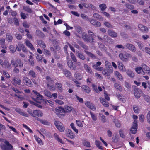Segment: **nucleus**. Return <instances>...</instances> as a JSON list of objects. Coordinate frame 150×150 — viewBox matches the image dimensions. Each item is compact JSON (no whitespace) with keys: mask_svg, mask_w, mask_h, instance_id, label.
Returning <instances> with one entry per match:
<instances>
[{"mask_svg":"<svg viewBox=\"0 0 150 150\" xmlns=\"http://www.w3.org/2000/svg\"><path fill=\"white\" fill-rule=\"evenodd\" d=\"M32 91L37 95V96L36 98L34 97H32L34 101H30V102L31 104H33L40 108H42V106L40 104H43L48 102L50 105H53L54 104L53 102L50 100H47L46 101L45 100L43 99V96L35 91L33 90Z\"/></svg>","mask_w":150,"mask_h":150,"instance_id":"f257e3e1","label":"nucleus"},{"mask_svg":"<svg viewBox=\"0 0 150 150\" xmlns=\"http://www.w3.org/2000/svg\"><path fill=\"white\" fill-rule=\"evenodd\" d=\"M72 110V108L67 105L64 106V108L61 107H57L53 110L59 117H62L64 116V114L66 112H71Z\"/></svg>","mask_w":150,"mask_h":150,"instance_id":"f03ea898","label":"nucleus"},{"mask_svg":"<svg viewBox=\"0 0 150 150\" xmlns=\"http://www.w3.org/2000/svg\"><path fill=\"white\" fill-rule=\"evenodd\" d=\"M46 79L47 80V86L49 89L51 91H54L56 89L62 91V85L61 84L56 83L55 84V87H54L52 84H53L54 82L49 77L47 76Z\"/></svg>","mask_w":150,"mask_h":150,"instance_id":"7ed1b4c3","label":"nucleus"},{"mask_svg":"<svg viewBox=\"0 0 150 150\" xmlns=\"http://www.w3.org/2000/svg\"><path fill=\"white\" fill-rule=\"evenodd\" d=\"M4 144L0 145L1 148L2 150H12L13 149V146L8 141L5 140Z\"/></svg>","mask_w":150,"mask_h":150,"instance_id":"20e7f679","label":"nucleus"},{"mask_svg":"<svg viewBox=\"0 0 150 150\" xmlns=\"http://www.w3.org/2000/svg\"><path fill=\"white\" fill-rule=\"evenodd\" d=\"M54 124L56 127L59 131L62 132L64 131L65 128L62 123L58 121H56Z\"/></svg>","mask_w":150,"mask_h":150,"instance_id":"39448f33","label":"nucleus"},{"mask_svg":"<svg viewBox=\"0 0 150 150\" xmlns=\"http://www.w3.org/2000/svg\"><path fill=\"white\" fill-rule=\"evenodd\" d=\"M137 121L136 120H134L133 122L130 130L132 134H134L137 132Z\"/></svg>","mask_w":150,"mask_h":150,"instance_id":"423d86ee","label":"nucleus"},{"mask_svg":"<svg viewBox=\"0 0 150 150\" xmlns=\"http://www.w3.org/2000/svg\"><path fill=\"white\" fill-rule=\"evenodd\" d=\"M131 57V55L128 53L124 54H119V57L123 61L126 62L128 61L129 58Z\"/></svg>","mask_w":150,"mask_h":150,"instance_id":"0eeeda50","label":"nucleus"},{"mask_svg":"<svg viewBox=\"0 0 150 150\" xmlns=\"http://www.w3.org/2000/svg\"><path fill=\"white\" fill-rule=\"evenodd\" d=\"M32 115L34 117L38 116L39 117H41L43 116V113L40 110H35L33 111V114Z\"/></svg>","mask_w":150,"mask_h":150,"instance_id":"6e6552de","label":"nucleus"},{"mask_svg":"<svg viewBox=\"0 0 150 150\" xmlns=\"http://www.w3.org/2000/svg\"><path fill=\"white\" fill-rule=\"evenodd\" d=\"M138 27L139 29L143 32L146 33L148 31V29L147 27L143 25L142 24H139Z\"/></svg>","mask_w":150,"mask_h":150,"instance_id":"1a4fd4ad","label":"nucleus"},{"mask_svg":"<svg viewBox=\"0 0 150 150\" xmlns=\"http://www.w3.org/2000/svg\"><path fill=\"white\" fill-rule=\"evenodd\" d=\"M88 20L90 22L91 24L96 26L99 27L101 26V23L99 22L91 19H88Z\"/></svg>","mask_w":150,"mask_h":150,"instance_id":"9d476101","label":"nucleus"},{"mask_svg":"<svg viewBox=\"0 0 150 150\" xmlns=\"http://www.w3.org/2000/svg\"><path fill=\"white\" fill-rule=\"evenodd\" d=\"M82 37L83 39L85 42H92L93 41V39H88V36L85 33H82Z\"/></svg>","mask_w":150,"mask_h":150,"instance_id":"9b49d317","label":"nucleus"},{"mask_svg":"<svg viewBox=\"0 0 150 150\" xmlns=\"http://www.w3.org/2000/svg\"><path fill=\"white\" fill-rule=\"evenodd\" d=\"M85 105L86 106L93 110H96V108L94 105L89 101L85 102Z\"/></svg>","mask_w":150,"mask_h":150,"instance_id":"f8f14e48","label":"nucleus"},{"mask_svg":"<svg viewBox=\"0 0 150 150\" xmlns=\"http://www.w3.org/2000/svg\"><path fill=\"white\" fill-rule=\"evenodd\" d=\"M143 70L146 71V73L149 75H150V69L149 67L144 64H142V65Z\"/></svg>","mask_w":150,"mask_h":150,"instance_id":"ddd939ff","label":"nucleus"},{"mask_svg":"<svg viewBox=\"0 0 150 150\" xmlns=\"http://www.w3.org/2000/svg\"><path fill=\"white\" fill-rule=\"evenodd\" d=\"M23 82L28 86L31 87L32 86V83L30 80L28 78L24 77L23 79Z\"/></svg>","mask_w":150,"mask_h":150,"instance_id":"4468645a","label":"nucleus"},{"mask_svg":"<svg viewBox=\"0 0 150 150\" xmlns=\"http://www.w3.org/2000/svg\"><path fill=\"white\" fill-rule=\"evenodd\" d=\"M12 64L15 67L19 66L20 67H21L23 65V64L21 63L19 59H18L16 61L15 63L14 62H12Z\"/></svg>","mask_w":150,"mask_h":150,"instance_id":"2eb2a0df","label":"nucleus"},{"mask_svg":"<svg viewBox=\"0 0 150 150\" xmlns=\"http://www.w3.org/2000/svg\"><path fill=\"white\" fill-rule=\"evenodd\" d=\"M108 33L109 36L112 37H116L117 36V34L116 32L111 30H108Z\"/></svg>","mask_w":150,"mask_h":150,"instance_id":"dca6fc26","label":"nucleus"},{"mask_svg":"<svg viewBox=\"0 0 150 150\" xmlns=\"http://www.w3.org/2000/svg\"><path fill=\"white\" fill-rule=\"evenodd\" d=\"M118 67L120 70L122 72L126 71L125 66L122 62H119L118 64Z\"/></svg>","mask_w":150,"mask_h":150,"instance_id":"f3484780","label":"nucleus"},{"mask_svg":"<svg viewBox=\"0 0 150 150\" xmlns=\"http://www.w3.org/2000/svg\"><path fill=\"white\" fill-rule=\"evenodd\" d=\"M105 65L108 68L110 69V72L112 73L113 72V70L111 64L108 61H106L105 62Z\"/></svg>","mask_w":150,"mask_h":150,"instance_id":"a211bd4d","label":"nucleus"},{"mask_svg":"<svg viewBox=\"0 0 150 150\" xmlns=\"http://www.w3.org/2000/svg\"><path fill=\"white\" fill-rule=\"evenodd\" d=\"M81 88L83 91H85L88 93L90 92L91 90L90 88L87 86L86 85L82 86Z\"/></svg>","mask_w":150,"mask_h":150,"instance_id":"6ab92c4d","label":"nucleus"},{"mask_svg":"<svg viewBox=\"0 0 150 150\" xmlns=\"http://www.w3.org/2000/svg\"><path fill=\"white\" fill-rule=\"evenodd\" d=\"M92 87L93 89H94L95 91L97 93H99L100 91H102V89L100 87H98V89L99 90V91L98 90L97 88V86L96 85L94 84H93L92 85Z\"/></svg>","mask_w":150,"mask_h":150,"instance_id":"aec40b11","label":"nucleus"},{"mask_svg":"<svg viewBox=\"0 0 150 150\" xmlns=\"http://www.w3.org/2000/svg\"><path fill=\"white\" fill-rule=\"evenodd\" d=\"M67 136L71 139L74 138L75 137V135L70 130H68L67 134Z\"/></svg>","mask_w":150,"mask_h":150,"instance_id":"412c9836","label":"nucleus"},{"mask_svg":"<svg viewBox=\"0 0 150 150\" xmlns=\"http://www.w3.org/2000/svg\"><path fill=\"white\" fill-rule=\"evenodd\" d=\"M68 66L71 69H75L76 67L73 64L71 60H69L67 62Z\"/></svg>","mask_w":150,"mask_h":150,"instance_id":"4be33fe9","label":"nucleus"},{"mask_svg":"<svg viewBox=\"0 0 150 150\" xmlns=\"http://www.w3.org/2000/svg\"><path fill=\"white\" fill-rule=\"evenodd\" d=\"M54 136L55 139L58 142L62 144L64 143V142L62 141V139L60 138L59 136L57 133H54Z\"/></svg>","mask_w":150,"mask_h":150,"instance_id":"5701e85b","label":"nucleus"},{"mask_svg":"<svg viewBox=\"0 0 150 150\" xmlns=\"http://www.w3.org/2000/svg\"><path fill=\"white\" fill-rule=\"evenodd\" d=\"M100 100L103 105L105 107H108L109 106V103L108 102H106L105 100L102 98H100Z\"/></svg>","mask_w":150,"mask_h":150,"instance_id":"b1692460","label":"nucleus"},{"mask_svg":"<svg viewBox=\"0 0 150 150\" xmlns=\"http://www.w3.org/2000/svg\"><path fill=\"white\" fill-rule=\"evenodd\" d=\"M126 71L127 75L129 77L133 78L134 76V74L132 71L129 69H127Z\"/></svg>","mask_w":150,"mask_h":150,"instance_id":"393cba45","label":"nucleus"},{"mask_svg":"<svg viewBox=\"0 0 150 150\" xmlns=\"http://www.w3.org/2000/svg\"><path fill=\"white\" fill-rule=\"evenodd\" d=\"M93 16L94 18L99 20L103 21V18L98 13H94L93 14Z\"/></svg>","mask_w":150,"mask_h":150,"instance_id":"a878e982","label":"nucleus"},{"mask_svg":"<svg viewBox=\"0 0 150 150\" xmlns=\"http://www.w3.org/2000/svg\"><path fill=\"white\" fill-rule=\"evenodd\" d=\"M114 74L119 79L122 80V79L123 78L122 75L118 71H114Z\"/></svg>","mask_w":150,"mask_h":150,"instance_id":"bb28decb","label":"nucleus"},{"mask_svg":"<svg viewBox=\"0 0 150 150\" xmlns=\"http://www.w3.org/2000/svg\"><path fill=\"white\" fill-rule=\"evenodd\" d=\"M34 137L35 140L37 142L38 144L40 145H43V142L41 139L39 138L38 136L36 135H35Z\"/></svg>","mask_w":150,"mask_h":150,"instance_id":"cd10ccee","label":"nucleus"},{"mask_svg":"<svg viewBox=\"0 0 150 150\" xmlns=\"http://www.w3.org/2000/svg\"><path fill=\"white\" fill-rule=\"evenodd\" d=\"M6 38L7 40L9 42L12 41L13 39V37L12 35L9 33H7L6 34Z\"/></svg>","mask_w":150,"mask_h":150,"instance_id":"c85d7f7f","label":"nucleus"},{"mask_svg":"<svg viewBox=\"0 0 150 150\" xmlns=\"http://www.w3.org/2000/svg\"><path fill=\"white\" fill-rule=\"evenodd\" d=\"M36 34L39 37H43L45 36L43 33L39 30H36Z\"/></svg>","mask_w":150,"mask_h":150,"instance_id":"c756f323","label":"nucleus"},{"mask_svg":"<svg viewBox=\"0 0 150 150\" xmlns=\"http://www.w3.org/2000/svg\"><path fill=\"white\" fill-rule=\"evenodd\" d=\"M99 6L100 10L102 11L105 10L107 8L106 5L104 4H100Z\"/></svg>","mask_w":150,"mask_h":150,"instance_id":"7c9ffc66","label":"nucleus"},{"mask_svg":"<svg viewBox=\"0 0 150 150\" xmlns=\"http://www.w3.org/2000/svg\"><path fill=\"white\" fill-rule=\"evenodd\" d=\"M83 144L84 146L87 147H89L91 146L90 142L86 140H84L83 141Z\"/></svg>","mask_w":150,"mask_h":150,"instance_id":"2f4dec72","label":"nucleus"},{"mask_svg":"<svg viewBox=\"0 0 150 150\" xmlns=\"http://www.w3.org/2000/svg\"><path fill=\"white\" fill-rule=\"evenodd\" d=\"M95 144L96 146L99 149H103V147L100 145L101 142L99 141H96L95 142Z\"/></svg>","mask_w":150,"mask_h":150,"instance_id":"473e14b6","label":"nucleus"},{"mask_svg":"<svg viewBox=\"0 0 150 150\" xmlns=\"http://www.w3.org/2000/svg\"><path fill=\"white\" fill-rule=\"evenodd\" d=\"M76 30L79 34L82 33V30L81 28L79 26H76L75 27Z\"/></svg>","mask_w":150,"mask_h":150,"instance_id":"72a5a7b5","label":"nucleus"},{"mask_svg":"<svg viewBox=\"0 0 150 150\" xmlns=\"http://www.w3.org/2000/svg\"><path fill=\"white\" fill-rule=\"evenodd\" d=\"M85 69L89 73L91 74L92 73V71L90 68L86 64L84 65V66Z\"/></svg>","mask_w":150,"mask_h":150,"instance_id":"f704fd0d","label":"nucleus"},{"mask_svg":"<svg viewBox=\"0 0 150 150\" xmlns=\"http://www.w3.org/2000/svg\"><path fill=\"white\" fill-rule=\"evenodd\" d=\"M13 80L15 83L16 84L19 85L21 83V81L20 79L18 78H14Z\"/></svg>","mask_w":150,"mask_h":150,"instance_id":"c9c22d12","label":"nucleus"},{"mask_svg":"<svg viewBox=\"0 0 150 150\" xmlns=\"http://www.w3.org/2000/svg\"><path fill=\"white\" fill-rule=\"evenodd\" d=\"M82 122H83L84 121H83L82 122L80 121L76 120V123L77 125L80 127H82L83 126V125Z\"/></svg>","mask_w":150,"mask_h":150,"instance_id":"e433bc0d","label":"nucleus"},{"mask_svg":"<svg viewBox=\"0 0 150 150\" xmlns=\"http://www.w3.org/2000/svg\"><path fill=\"white\" fill-rule=\"evenodd\" d=\"M44 92L45 95L46 96L50 98H51L52 97V95L51 93L48 91L45 90L44 91Z\"/></svg>","mask_w":150,"mask_h":150,"instance_id":"4c0bfd02","label":"nucleus"},{"mask_svg":"<svg viewBox=\"0 0 150 150\" xmlns=\"http://www.w3.org/2000/svg\"><path fill=\"white\" fill-rule=\"evenodd\" d=\"M23 9L27 12L31 13L32 12V10L28 6H25L23 7Z\"/></svg>","mask_w":150,"mask_h":150,"instance_id":"58836bf2","label":"nucleus"},{"mask_svg":"<svg viewBox=\"0 0 150 150\" xmlns=\"http://www.w3.org/2000/svg\"><path fill=\"white\" fill-rule=\"evenodd\" d=\"M142 69V67H138L135 68V71L138 74H140L141 71H143Z\"/></svg>","mask_w":150,"mask_h":150,"instance_id":"ea45409f","label":"nucleus"},{"mask_svg":"<svg viewBox=\"0 0 150 150\" xmlns=\"http://www.w3.org/2000/svg\"><path fill=\"white\" fill-rule=\"evenodd\" d=\"M75 78L79 80H81L82 78V76L79 74H75L74 75Z\"/></svg>","mask_w":150,"mask_h":150,"instance_id":"a19ab883","label":"nucleus"},{"mask_svg":"<svg viewBox=\"0 0 150 150\" xmlns=\"http://www.w3.org/2000/svg\"><path fill=\"white\" fill-rule=\"evenodd\" d=\"M133 110L135 113H138L139 111V108L135 105L133 107Z\"/></svg>","mask_w":150,"mask_h":150,"instance_id":"79ce46f5","label":"nucleus"},{"mask_svg":"<svg viewBox=\"0 0 150 150\" xmlns=\"http://www.w3.org/2000/svg\"><path fill=\"white\" fill-rule=\"evenodd\" d=\"M115 88L119 90V91H121L122 90V88L119 84L117 83H115L114 85Z\"/></svg>","mask_w":150,"mask_h":150,"instance_id":"37998d69","label":"nucleus"},{"mask_svg":"<svg viewBox=\"0 0 150 150\" xmlns=\"http://www.w3.org/2000/svg\"><path fill=\"white\" fill-rule=\"evenodd\" d=\"M111 73L110 72V69H108V70H104L103 71V74L106 76H109Z\"/></svg>","mask_w":150,"mask_h":150,"instance_id":"c03bdc74","label":"nucleus"},{"mask_svg":"<svg viewBox=\"0 0 150 150\" xmlns=\"http://www.w3.org/2000/svg\"><path fill=\"white\" fill-rule=\"evenodd\" d=\"M93 68L97 71H101L103 69V68L100 67H97L96 65H93Z\"/></svg>","mask_w":150,"mask_h":150,"instance_id":"a18cd8bd","label":"nucleus"},{"mask_svg":"<svg viewBox=\"0 0 150 150\" xmlns=\"http://www.w3.org/2000/svg\"><path fill=\"white\" fill-rule=\"evenodd\" d=\"M104 24L105 26L108 28H112V25L108 22L106 21L104 22Z\"/></svg>","mask_w":150,"mask_h":150,"instance_id":"49530a36","label":"nucleus"},{"mask_svg":"<svg viewBox=\"0 0 150 150\" xmlns=\"http://www.w3.org/2000/svg\"><path fill=\"white\" fill-rule=\"evenodd\" d=\"M144 119L145 117L144 115L142 114L139 115V119L141 122H143L144 121Z\"/></svg>","mask_w":150,"mask_h":150,"instance_id":"de8ad7c7","label":"nucleus"},{"mask_svg":"<svg viewBox=\"0 0 150 150\" xmlns=\"http://www.w3.org/2000/svg\"><path fill=\"white\" fill-rule=\"evenodd\" d=\"M17 112L20 115H22L24 116H25L26 117H28V114H27V113H26L25 112H23V111H21L20 110H18L17 111Z\"/></svg>","mask_w":150,"mask_h":150,"instance_id":"09e8293b","label":"nucleus"},{"mask_svg":"<svg viewBox=\"0 0 150 150\" xmlns=\"http://www.w3.org/2000/svg\"><path fill=\"white\" fill-rule=\"evenodd\" d=\"M38 43V46L40 47H44L45 46V43L42 40L39 41Z\"/></svg>","mask_w":150,"mask_h":150,"instance_id":"8fccbe9b","label":"nucleus"},{"mask_svg":"<svg viewBox=\"0 0 150 150\" xmlns=\"http://www.w3.org/2000/svg\"><path fill=\"white\" fill-rule=\"evenodd\" d=\"M81 16L83 19L85 20H88V16L85 14H81Z\"/></svg>","mask_w":150,"mask_h":150,"instance_id":"3c124183","label":"nucleus"},{"mask_svg":"<svg viewBox=\"0 0 150 150\" xmlns=\"http://www.w3.org/2000/svg\"><path fill=\"white\" fill-rule=\"evenodd\" d=\"M23 126L27 130H28V131H29L30 133H32L33 131H32L29 127L28 126H27L26 125L23 124Z\"/></svg>","mask_w":150,"mask_h":150,"instance_id":"603ef678","label":"nucleus"},{"mask_svg":"<svg viewBox=\"0 0 150 150\" xmlns=\"http://www.w3.org/2000/svg\"><path fill=\"white\" fill-rule=\"evenodd\" d=\"M90 114L91 115L92 119L94 121L96 120H97V117L96 115L94 114L93 113L91 112H90Z\"/></svg>","mask_w":150,"mask_h":150,"instance_id":"864d4df0","label":"nucleus"},{"mask_svg":"<svg viewBox=\"0 0 150 150\" xmlns=\"http://www.w3.org/2000/svg\"><path fill=\"white\" fill-rule=\"evenodd\" d=\"M17 50L20 51L21 50V48H22V50L24 52H27V50L26 47H16Z\"/></svg>","mask_w":150,"mask_h":150,"instance_id":"5fc2aeb1","label":"nucleus"},{"mask_svg":"<svg viewBox=\"0 0 150 150\" xmlns=\"http://www.w3.org/2000/svg\"><path fill=\"white\" fill-rule=\"evenodd\" d=\"M64 74L67 77H69L71 75L70 73L67 71H64Z\"/></svg>","mask_w":150,"mask_h":150,"instance_id":"6e6d98bb","label":"nucleus"},{"mask_svg":"<svg viewBox=\"0 0 150 150\" xmlns=\"http://www.w3.org/2000/svg\"><path fill=\"white\" fill-rule=\"evenodd\" d=\"M126 6L127 8L130 9H132L134 8V7L132 5L128 4H126Z\"/></svg>","mask_w":150,"mask_h":150,"instance_id":"4d7b16f0","label":"nucleus"},{"mask_svg":"<svg viewBox=\"0 0 150 150\" xmlns=\"http://www.w3.org/2000/svg\"><path fill=\"white\" fill-rule=\"evenodd\" d=\"M71 56L72 60L75 62H76L77 61L73 53H71Z\"/></svg>","mask_w":150,"mask_h":150,"instance_id":"13d9d810","label":"nucleus"},{"mask_svg":"<svg viewBox=\"0 0 150 150\" xmlns=\"http://www.w3.org/2000/svg\"><path fill=\"white\" fill-rule=\"evenodd\" d=\"M15 36L16 38L19 40H20L22 39V35L20 34H16Z\"/></svg>","mask_w":150,"mask_h":150,"instance_id":"bf43d9fd","label":"nucleus"},{"mask_svg":"<svg viewBox=\"0 0 150 150\" xmlns=\"http://www.w3.org/2000/svg\"><path fill=\"white\" fill-rule=\"evenodd\" d=\"M78 56L82 60H84L85 59V57L82 54H81V53H79L78 54Z\"/></svg>","mask_w":150,"mask_h":150,"instance_id":"052dcab7","label":"nucleus"},{"mask_svg":"<svg viewBox=\"0 0 150 150\" xmlns=\"http://www.w3.org/2000/svg\"><path fill=\"white\" fill-rule=\"evenodd\" d=\"M25 43L26 46L28 47H33L32 44L29 41L26 40V41Z\"/></svg>","mask_w":150,"mask_h":150,"instance_id":"680f3d73","label":"nucleus"},{"mask_svg":"<svg viewBox=\"0 0 150 150\" xmlns=\"http://www.w3.org/2000/svg\"><path fill=\"white\" fill-rule=\"evenodd\" d=\"M21 18L23 19H25L27 18L25 13L21 12Z\"/></svg>","mask_w":150,"mask_h":150,"instance_id":"e2e57ef3","label":"nucleus"},{"mask_svg":"<svg viewBox=\"0 0 150 150\" xmlns=\"http://www.w3.org/2000/svg\"><path fill=\"white\" fill-rule=\"evenodd\" d=\"M40 132L42 133L43 134H44L45 135H46L47 136V131L45 129L42 128L40 129Z\"/></svg>","mask_w":150,"mask_h":150,"instance_id":"0e129e2a","label":"nucleus"},{"mask_svg":"<svg viewBox=\"0 0 150 150\" xmlns=\"http://www.w3.org/2000/svg\"><path fill=\"white\" fill-rule=\"evenodd\" d=\"M86 54L89 56L90 57L92 58H95V56L93 55V54H91V53L89 52L88 51H86Z\"/></svg>","mask_w":150,"mask_h":150,"instance_id":"69168bd1","label":"nucleus"},{"mask_svg":"<svg viewBox=\"0 0 150 150\" xmlns=\"http://www.w3.org/2000/svg\"><path fill=\"white\" fill-rule=\"evenodd\" d=\"M29 74L30 76H31L34 77H35V72L32 71H30L29 72Z\"/></svg>","mask_w":150,"mask_h":150,"instance_id":"338daca9","label":"nucleus"},{"mask_svg":"<svg viewBox=\"0 0 150 150\" xmlns=\"http://www.w3.org/2000/svg\"><path fill=\"white\" fill-rule=\"evenodd\" d=\"M148 122L150 123V111H149L147 115Z\"/></svg>","mask_w":150,"mask_h":150,"instance_id":"774afa93","label":"nucleus"}]
</instances>
